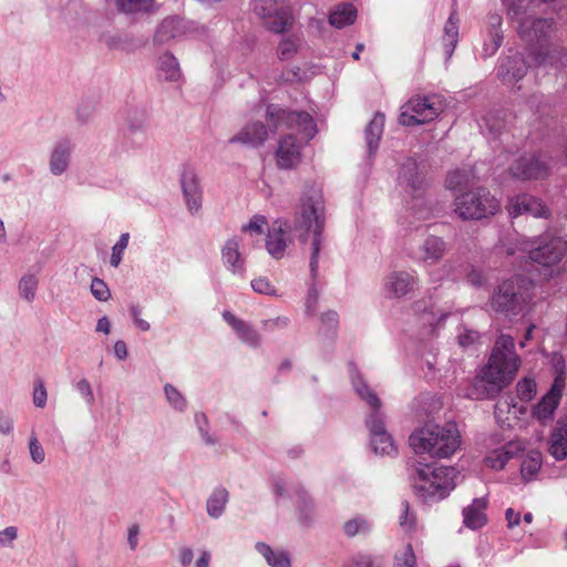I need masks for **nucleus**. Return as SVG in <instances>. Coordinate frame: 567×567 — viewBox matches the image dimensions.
<instances>
[{
    "label": "nucleus",
    "instance_id": "7ed1b4c3",
    "mask_svg": "<svg viewBox=\"0 0 567 567\" xmlns=\"http://www.w3.org/2000/svg\"><path fill=\"white\" fill-rule=\"evenodd\" d=\"M455 467L419 463L412 475L415 494L425 502L442 501L456 487Z\"/></svg>",
    "mask_w": 567,
    "mask_h": 567
},
{
    "label": "nucleus",
    "instance_id": "864d4df0",
    "mask_svg": "<svg viewBox=\"0 0 567 567\" xmlns=\"http://www.w3.org/2000/svg\"><path fill=\"white\" fill-rule=\"evenodd\" d=\"M250 286L252 290L258 293L270 296L276 293L275 287L270 284V281L267 278H256L250 282Z\"/></svg>",
    "mask_w": 567,
    "mask_h": 567
},
{
    "label": "nucleus",
    "instance_id": "412c9836",
    "mask_svg": "<svg viewBox=\"0 0 567 567\" xmlns=\"http://www.w3.org/2000/svg\"><path fill=\"white\" fill-rule=\"evenodd\" d=\"M181 184L188 209L193 214L198 213L202 207V192L196 175L192 171H185Z\"/></svg>",
    "mask_w": 567,
    "mask_h": 567
},
{
    "label": "nucleus",
    "instance_id": "c756f323",
    "mask_svg": "<svg viewBox=\"0 0 567 567\" xmlns=\"http://www.w3.org/2000/svg\"><path fill=\"white\" fill-rule=\"evenodd\" d=\"M384 127V116L375 114L364 131V140L368 146L369 156L375 154Z\"/></svg>",
    "mask_w": 567,
    "mask_h": 567
},
{
    "label": "nucleus",
    "instance_id": "20e7f679",
    "mask_svg": "<svg viewBox=\"0 0 567 567\" xmlns=\"http://www.w3.org/2000/svg\"><path fill=\"white\" fill-rule=\"evenodd\" d=\"M536 0H507V14L517 22L518 33L529 43H550L549 39L555 31L553 19H533L528 14Z\"/></svg>",
    "mask_w": 567,
    "mask_h": 567
},
{
    "label": "nucleus",
    "instance_id": "0e129e2a",
    "mask_svg": "<svg viewBox=\"0 0 567 567\" xmlns=\"http://www.w3.org/2000/svg\"><path fill=\"white\" fill-rule=\"evenodd\" d=\"M467 281L474 287H481L486 281V279L482 272L477 270H472L467 275Z\"/></svg>",
    "mask_w": 567,
    "mask_h": 567
},
{
    "label": "nucleus",
    "instance_id": "bf43d9fd",
    "mask_svg": "<svg viewBox=\"0 0 567 567\" xmlns=\"http://www.w3.org/2000/svg\"><path fill=\"white\" fill-rule=\"evenodd\" d=\"M76 389L81 393V395L86 400L87 403L91 404L93 402V391L87 380H80L76 384Z\"/></svg>",
    "mask_w": 567,
    "mask_h": 567
},
{
    "label": "nucleus",
    "instance_id": "a211bd4d",
    "mask_svg": "<svg viewBox=\"0 0 567 567\" xmlns=\"http://www.w3.org/2000/svg\"><path fill=\"white\" fill-rule=\"evenodd\" d=\"M416 278L406 271L390 274L384 284V291L389 298H402L413 290Z\"/></svg>",
    "mask_w": 567,
    "mask_h": 567
},
{
    "label": "nucleus",
    "instance_id": "7c9ffc66",
    "mask_svg": "<svg viewBox=\"0 0 567 567\" xmlns=\"http://www.w3.org/2000/svg\"><path fill=\"white\" fill-rule=\"evenodd\" d=\"M70 153L69 142L64 141L55 145L50 158V171L53 175H61L66 171Z\"/></svg>",
    "mask_w": 567,
    "mask_h": 567
},
{
    "label": "nucleus",
    "instance_id": "6e6d98bb",
    "mask_svg": "<svg viewBox=\"0 0 567 567\" xmlns=\"http://www.w3.org/2000/svg\"><path fill=\"white\" fill-rule=\"evenodd\" d=\"M18 536V530L13 526H9L2 530H0V546L9 547L12 545L14 539Z\"/></svg>",
    "mask_w": 567,
    "mask_h": 567
},
{
    "label": "nucleus",
    "instance_id": "8fccbe9b",
    "mask_svg": "<svg viewBox=\"0 0 567 567\" xmlns=\"http://www.w3.org/2000/svg\"><path fill=\"white\" fill-rule=\"evenodd\" d=\"M343 528L347 536L354 537L368 530V523L363 519L355 518L347 522Z\"/></svg>",
    "mask_w": 567,
    "mask_h": 567
},
{
    "label": "nucleus",
    "instance_id": "e433bc0d",
    "mask_svg": "<svg viewBox=\"0 0 567 567\" xmlns=\"http://www.w3.org/2000/svg\"><path fill=\"white\" fill-rule=\"evenodd\" d=\"M511 445L492 451L485 457V464L493 470H502L506 463L512 458L513 453L509 450Z\"/></svg>",
    "mask_w": 567,
    "mask_h": 567
},
{
    "label": "nucleus",
    "instance_id": "72a5a7b5",
    "mask_svg": "<svg viewBox=\"0 0 567 567\" xmlns=\"http://www.w3.org/2000/svg\"><path fill=\"white\" fill-rule=\"evenodd\" d=\"M543 465V456L538 451H529L523 458L520 473L525 481H532Z\"/></svg>",
    "mask_w": 567,
    "mask_h": 567
},
{
    "label": "nucleus",
    "instance_id": "f8f14e48",
    "mask_svg": "<svg viewBox=\"0 0 567 567\" xmlns=\"http://www.w3.org/2000/svg\"><path fill=\"white\" fill-rule=\"evenodd\" d=\"M367 426L370 431V441L375 454L394 456L396 455V446L392 436L388 433L382 417L373 413L367 420Z\"/></svg>",
    "mask_w": 567,
    "mask_h": 567
},
{
    "label": "nucleus",
    "instance_id": "a18cd8bd",
    "mask_svg": "<svg viewBox=\"0 0 567 567\" xmlns=\"http://www.w3.org/2000/svg\"><path fill=\"white\" fill-rule=\"evenodd\" d=\"M394 567H416V556L410 544L404 547L401 555L395 556Z\"/></svg>",
    "mask_w": 567,
    "mask_h": 567
},
{
    "label": "nucleus",
    "instance_id": "5fc2aeb1",
    "mask_svg": "<svg viewBox=\"0 0 567 567\" xmlns=\"http://www.w3.org/2000/svg\"><path fill=\"white\" fill-rule=\"evenodd\" d=\"M401 516L399 518L400 526L405 530H411L414 526V516L409 512L408 502H402L400 504Z\"/></svg>",
    "mask_w": 567,
    "mask_h": 567
},
{
    "label": "nucleus",
    "instance_id": "473e14b6",
    "mask_svg": "<svg viewBox=\"0 0 567 567\" xmlns=\"http://www.w3.org/2000/svg\"><path fill=\"white\" fill-rule=\"evenodd\" d=\"M458 19L456 17L455 12H452L450 14V18L444 27V34H443V45L445 49L446 55L450 58L456 47L457 38H458V25H457Z\"/></svg>",
    "mask_w": 567,
    "mask_h": 567
},
{
    "label": "nucleus",
    "instance_id": "4c0bfd02",
    "mask_svg": "<svg viewBox=\"0 0 567 567\" xmlns=\"http://www.w3.org/2000/svg\"><path fill=\"white\" fill-rule=\"evenodd\" d=\"M19 293L22 299L31 302L38 289V279L34 275H24L19 281Z\"/></svg>",
    "mask_w": 567,
    "mask_h": 567
},
{
    "label": "nucleus",
    "instance_id": "423d86ee",
    "mask_svg": "<svg viewBox=\"0 0 567 567\" xmlns=\"http://www.w3.org/2000/svg\"><path fill=\"white\" fill-rule=\"evenodd\" d=\"M298 224L299 228L306 233L302 235L303 241H307L308 236L312 234L310 243V270L312 275H316L321 247V233L324 225V207L319 198L309 199L302 204Z\"/></svg>",
    "mask_w": 567,
    "mask_h": 567
},
{
    "label": "nucleus",
    "instance_id": "a19ab883",
    "mask_svg": "<svg viewBox=\"0 0 567 567\" xmlns=\"http://www.w3.org/2000/svg\"><path fill=\"white\" fill-rule=\"evenodd\" d=\"M466 183H467L466 173H464L460 169H454V171H450L447 173L444 185H445V188L449 190H457L462 186L466 185Z\"/></svg>",
    "mask_w": 567,
    "mask_h": 567
},
{
    "label": "nucleus",
    "instance_id": "de8ad7c7",
    "mask_svg": "<svg viewBox=\"0 0 567 567\" xmlns=\"http://www.w3.org/2000/svg\"><path fill=\"white\" fill-rule=\"evenodd\" d=\"M91 292L99 301H107L111 297V292L106 284L100 279L94 278L91 282Z\"/></svg>",
    "mask_w": 567,
    "mask_h": 567
},
{
    "label": "nucleus",
    "instance_id": "4d7b16f0",
    "mask_svg": "<svg viewBox=\"0 0 567 567\" xmlns=\"http://www.w3.org/2000/svg\"><path fill=\"white\" fill-rule=\"evenodd\" d=\"M33 403L38 408H44L47 404V390L41 382L34 386Z\"/></svg>",
    "mask_w": 567,
    "mask_h": 567
},
{
    "label": "nucleus",
    "instance_id": "052dcab7",
    "mask_svg": "<svg viewBox=\"0 0 567 567\" xmlns=\"http://www.w3.org/2000/svg\"><path fill=\"white\" fill-rule=\"evenodd\" d=\"M131 313L133 316L134 324L136 326L137 329H140L141 331L150 330L151 326L146 320L141 318V310L137 306H133L131 308Z\"/></svg>",
    "mask_w": 567,
    "mask_h": 567
},
{
    "label": "nucleus",
    "instance_id": "0eeeda50",
    "mask_svg": "<svg viewBox=\"0 0 567 567\" xmlns=\"http://www.w3.org/2000/svg\"><path fill=\"white\" fill-rule=\"evenodd\" d=\"M520 250L532 261L543 267H551L558 265L566 256L567 241L560 236L546 233L533 240H523Z\"/></svg>",
    "mask_w": 567,
    "mask_h": 567
},
{
    "label": "nucleus",
    "instance_id": "393cba45",
    "mask_svg": "<svg viewBox=\"0 0 567 567\" xmlns=\"http://www.w3.org/2000/svg\"><path fill=\"white\" fill-rule=\"evenodd\" d=\"M534 61L537 65L564 69L567 66V51L558 44L548 43L543 50L534 54Z\"/></svg>",
    "mask_w": 567,
    "mask_h": 567
},
{
    "label": "nucleus",
    "instance_id": "c03bdc74",
    "mask_svg": "<svg viewBox=\"0 0 567 567\" xmlns=\"http://www.w3.org/2000/svg\"><path fill=\"white\" fill-rule=\"evenodd\" d=\"M130 235L127 233L122 234L116 244L112 247L111 265L118 267L122 260V254L128 245Z\"/></svg>",
    "mask_w": 567,
    "mask_h": 567
},
{
    "label": "nucleus",
    "instance_id": "c85d7f7f",
    "mask_svg": "<svg viewBox=\"0 0 567 567\" xmlns=\"http://www.w3.org/2000/svg\"><path fill=\"white\" fill-rule=\"evenodd\" d=\"M157 76L163 81L176 82L182 78V72L177 59L166 52L157 60Z\"/></svg>",
    "mask_w": 567,
    "mask_h": 567
},
{
    "label": "nucleus",
    "instance_id": "ea45409f",
    "mask_svg": "<svg viewBox=\"0 0 567 567\" xmlns=\"http://www.w3.org/2000/svg\"><path fill=\"white\" fill-rule=\"evenodd\" d=\"M537 385L534 379L523 378L516 385L517 395L523 401H530L536 394Z\"/></svg>",
    "mask_w": 567,
    "mask_h": 567
},
{
    "label": "nucleus",
    "instance_id": "58836bf2",
    "mask_svg": "<svg viewBox=\"0 0 567 567\" xmlns=\"http://www.w3.org/2000/svg\"><path fill=\"white\" fill-rule=\"evenodd\" d=\"M300 39L296 35L284 38L278 47V54L281 60L291 59L298 50Z\"/></svg>",
    "mask_w": 567,
    "mask_h": 567
},
{
    "label": "nucleus",
    "instance_id": "39448f33",
    "mask_svg": "<svg viewBox=\"0 0 567 567\" xmlns=\"http://www.w3.org/2000/svg\"><path fill=\"white\" fill-rule=\"evenodd\" d=\"M453 213L462 220H480L501 210L499 200L484 187H476L455 196Z\"/></svg>",
    "mask_w": 567,
    "mask_h": 567
},
{
    "label": "nucleus",
    "instance_id": "2f4dec72",
    "mask_svg": "<svg viewBox=\"0 0 567 567\" xmlns=\"http://www.w3.org/2000/svg\"><path fill=\"white\" fill-rule=\"evenodd\" d=\"M355 20L357 9L350 3L336 7V9L329 14V23L337 29L351 25Z\"/></svg>",
    "mask_w": 567,
    "mask_h": 567
},
{
    "label": "nucleus",
    "instance_id": "bb28decb",
    "mask_svg": "<svg viewBox=\"0 0 567 567\" xmlns=\"http://www.w3.org/2000/svg\"><path fill=\"white\" fill-rule=\"evenodd\" d=\"M285 224L276 221L272 228L269 230L266 239V248L270 256L276 259L284 257L287 241L285 239Z\"/></svg>",
    "mask_w": 567,
    "mask_h": 567
},
{
    "label": "nucleus",
    "instance_id": "9d476101",
    "mask_svg": "<svg viewBox=\"0 0 567 567\" xmlns=\"http://www.w3.org/2000/svg\"><path fill=\"white\" fill-rule=\"evenodd\" d=\"M441 112V106L433 99L415 96L401 107L399 121L404 126H416L434 121Z\"/></svg>",
    "mask_w": 567,
    "mask_h": 567
},
{
    "label": "nucleus",
    "instance_id": "09e8293b",
    "mask_svg": "<svg viewBox=\"0 0 567 567\" xmlns=\"http://www.w3.org/2000/svg\"><path fill=\"white\" fill-rule=\"evenodd\" d=\"M266 225V218L261 215H256L247 224L241 226V230L245 233L261 235Z\"/></svg>",
    "mask_w": 567,
    "mask_h": 567
},
{
    "label": "nucleus",
    "instance_id": "13d9d810",
    "mask_svg": "<svg viewBox=\"0 0 567 567\" xmlns=\"http://www.w3.org/2000/svg\"><path fill=\"white\" fill-rule=\"evenodd\" d=\"M355 565L358 567H380L381 560L371 555H360L355 559Z\"/></svg>",
    "mask_w": 567,
    "mask_h": 567
},
{
    "label": "nucleus",
    "instance_id": "f3484780",
    "mask_svg": "<svg viewBox=\"0 0 567 567\" xmlns=\"http://www.w3.org/2000/svg\"><path fill=\"white\" fill-rule=\"evenodd\" d=\"M400 181L413 197H421L427 185L424 175L419 172L416 163L412 159L403 164Z\"/></svg>",
    "mask_w": 567,
    "mask_h": 567
},
{
    "label": "nucleus",
    "instance_id": "6e6552de",
    "mask_svg": "<svg viewBox=\"0 0 567 567\" xmlns=\"http://www.w3.org/2000/svg\"><path fill=\"white\" fill-rule=\"evenodd\" d=\"M287 0H252V10L261 19L264 25L271 32L282 33L293 22Z\"/></svg>",
    "mask_w": 567,
    "mask_h": 567
},
{
    "label": "nucleus",
    "instance_id": "3c124183",
    "mask_svg": "<svg viewBox=\"0 0 567 567\" xmlns=\"http://www.w3.org/2000/svg\"><path fill=\"white\" fill-rule=\"evenodd\" d=\"M354 384H355L357 392L359 393L361 399L367 401V403L375 411L379 410L381 402H380L379 398L375 395V393L371 392L364 384L362 386H360L355 382H354Z\"/></svg>",
    "mask_w": 567,
    "mask_h": 567
},
{
    "label": "nucleus",
    "instance_id": "9b49d317",
    "mask_svg": "<svg viewBox=\"0 0 567 567\" xmlns=\"http://www.w3.org/2000/svg\"><path fill=\"white\" fill-rule=\"evenodd\" d=\"M525 280L517 276L499 284L491 298L492 309L504 315L513 313L518 305L517 296Z\"/></svg>",
    "mask_w": 567,
    "mask_h": 567
},
{
    "label": "nucleus",
    "instance_id": "4be33fe9",
    "mask_svg": "<svg viewBox=\"0 0 567 567\" xmlns=\"http://www.w3.org/2000/svg\"><path fill=\"white\" fill-rule=\"evenodd\" d=\"M485 497L474 498L470 505L463 508V524L470 529H480L487 523Z\"/></svg>",
    "mask_w": 567,
    "mask_h": 567
},
{
    "label": "nucleus",
    "instance_id": "c9c22d12",
    "mask_svg": "<svg viewBox=\"0 0 567 567\" xmlns=\"http://www.w3.org/2000/svg\"><path fill=\"white\" fill-rule=\"evenodd\" d=\"M228 501V493L225 488H217L207 501V512L212 517H219Z\"/></svg>",
    "mask_w": 567,
    "mask_h": 567
},
{
    "label": "nucleus",
    "instance_id": "cd10ccee",
    "mask_svg": "<svg viewBox=\"0 0 567 567\" xmlns=\"http://www.w3.org/2000/svg\"><path fill=\"white\" fill-rule=\"evenodd\" d=\"M420 258L426 264L439 262L446 252V243L436 236L427 237L420 247Z\"/></svg>",
    "mask_w": 567,
    "mask_h": 567
},
{
    "label": "nucleus",
    "instance_id": "774afa93",
    "mask_svg": "<svg viewBox=\"0 0 567 567\" xmlns=\"http://www.w3.org/2000/svg\"><path fill=\"white\" fill-rule=\"evenodd\" d=\"M193 550L188 547H184L179 553V560L184 566L189 565L193 561Z\"/></svg>",
    "mask_w": 567,
    "mask_h": 567
},
{
    "label": "nucleus",
    "instance_id": "a878e982",
    "mask_svg": "<svg viewBox=\"0 0 567 567\" xmlns=\"http://www.w3.org/2000/svg\"><path fill=\"white\" fill-rule=\"evenodd\" d=\"M523 406L517 405L512 396L505 395L495 404V417L501 425L512 426L513 421L519 420L524 414Z\"/></svg>",
    "mask_w": 567,
    "mask_h": 567
},
{
    "label": "nucleus",
    "instance_id": "f257e3e1",
    "mask_svg": "<svg viewBox=\"0 0 567 567\" xmlns=\"http://www.w3.org/2000/svg\"><path fill=\"white\" fill-rule=\"evenodd\" d=\"M520 367V359L515 352L514 338L501 334L492 350L488 362L475 379L471 395L486 399L497 394L514 379Z\"/></svg>",
    "mask_w": 567,
    "mask_h": 567
},
{
    "label": "nucleus",
    "instance_id": "680f3d73",
    "mask_svg": "<svg viewBox=\"0 0 567 567\" xmlns=\"http://www.w3.org/2000/svg\"><path fill=\"white\" fill-rule=\"evenodd\" d=\"M13 430V419L7 414L0 415V433L9 435Z\"/></svg>",
    "mask_w": 567,
    "mask_h": 567
},
{
    "label": "nucleus",
    "instance_id": "b1692460",
    "mask_svg": "<svg viewBox=\"0 0 567 567\" xmlns=\"http://www.w3.org/2000/svg\"><path fill=\"white\" fill-rule=\"evenodd\" d=\"M223 265L234 275H243L245 260L239 251V243L236 238H229L221 247Z\"/></svg>",
    "mask_w": 567,
    "mask_h": 567
},
{
    "label": "nucleus",
    "instance_id": "aec40b11",
    "mask_svg": "<svg viewBox=\"0 0 567 567\" xmlns=\"http://www.w3.org/2000/svg\"><path fill=\"white\" fill-rule=\"evenodd\" d=\"M527 64L522 54L515 53L503 60L498 68V76L506 83H514L525 76Z\"/></svg>",
    "mask_w": 567,
    "mask_h": 567
},
{
    "label": "nucleus",
    "instance_id": "79ce46f5",
    "mask_svg": "<svg viewBox=\"0 0 567 567\" xmlns=\"http://www.w3.org/2000/svg\"><path fill=\"white\" fill-rule=\"evenodd\" d=\"M223 318L233 327L234 330H236L239 334V337L244 341H249V336L252 334V331L250 328L246 327L243 321L237 319L231 312L224 311Z\"/></svg>",
    "mask_w": 567,
    "mask_h": 567
},
{
    "label": "nucleus",
    "instance_id": "1a4fd4ad",
    "mask_svg": "<svg viewBox=\"0 0 567 567\" xmlns=\"http://www.w3.org/2000/svg\"><path fill=\"white\" fill-rule=\"evenodd\" d=\"M267 124L271 131L280 126L296 130L302 135L306 142L315 137L317 126L312 117L305 112H289L282 109H269L267 112Z\"/></svg>",
    "mask_w": 567,
    "mask_h": 567
},
{
    "label": "nucleus",
    "instance_id": "338daca9",
    "mask_svg": "<svg viewBox=\"0 0 567 567\" xmlns=\"http://www.w3.org/2000/svg\"><path fill=\"white\" fill-rule=\"evenodd\" d=\"M114 354L118 360H124L127 357V349L124 341L118 340L114 343Z\"/></svg>",
    "mask_w": 567,
    "mask_h": 567
},
{
    "label": "nucleus",
    "instance_id": "4468645a",
    "mask_svg": "<svg viewBox=\"0 0 567 567\" xmlns=\"http://www.w3.org/2000/svg\"><path fill=\"white\" fill-rule=\"evenodd\" d=\"M566 386V380L561 377H556L549 391L542 398V400L534 406L533 415L540 422H546L553 419L556 409L559 405L563 392Z\"/></svg>",
    "mask_w": 567,
    "mask_h": 567
},
{
    "label": "nucleus",
    "instance_id": "603ef678",
    "mask_svg": "<svg viewBox=\"0 0 567 567\" xmlns=\"http://www.w3.org/2000/svg\"><path fill=\"white\" fill-rule=\"evenodd\" d=\"M165 394L168 402L176 409L183 410L185 408V400L182 394L172 385H165Z\"/></svg>",
    "mask_w": 567,
    "mask_h": 567
},
{
    "label": "nucleus",
    "instance_id": "f704fd0d",
    "mask_svg": "<svg viewBox=\"0 0 567 567\" xmlns=\"http://www.w3.org/2000/svg\"><path fill=\"white\" fill-rule=\"evenodd\" d=\"M256 548L265 557L269 566L290 567L289 558L284 551H272L265 543H258Z\"/></svg>",
    "mask_w": 567,
    "mask_h": 567
},
{
    "label": "nucleus",
    "instance_id": "37998d69",
    "mask_svg": "<svg viewBox=\"0 0 567 567\" xmlns=\"http://www.w3.org/2000/svg\"><path fill=\"white\" fill-rule=\"evenodd\" d=\"M28 449L30 457L34 464L40 465L45 461L44 449L34 434L30 436Z\"/></svg>",
    "mask_w": 567,
    "mask_h": 567
},
{
    "label": "nucleus",
    "instance_id": "6ab92c4d",
    "mask_svg": "<svg viewBox=\"0 0 567 567\" xmlns=\"http://www.w3.org/2000/svg\"><path fill=\"white\" fill-rule=\"evenodd\" d=\"M548 452L556 461L567 458V419H559L551 430Z\"/></svg>",
    "mask_w": 567,
    "mask_h": 567
},
{
    "label": "nucleus",
    "instance_id": "e2e57ef3",
    "mask_svg": "<svg viewBox=\"0 0 567 567\" xmlns=\"http://www.w3.org/2000/svg\"><path fill=\"white\" fill-rule=\"evenodd\" d=\"M505 516H506L507 526L509 528H514L519 525L520 514L518 512H515L513 508H507Z\"/></svg>",
    "mask_w": 567,
    "mask_h": 567
},
{
    "label": "nucleus",
    "instance_id": "ddd939ff",
    "mask_svg": "<svg viewBox=\"0 0 567 567\" xmlns=\"http://www.w3.org/2000/svg\"><path fill=\"white\" fill-rule=\"evenodd\" d=\"M506 209L514 218L524 214L536 218H548L550 215L549 208L540 199L528 194L509 198Z\"/></svg>",
    "mask_w": 567,
    "mask_h": 567
},
{
    "label": "nucleus",
    "instance_id": "69168bd1",
    "mask_svg": "<svg viewBox=\"0 0 567 567\" xmlns=\"http://www.w3.org/2000/svg\"><path fill=\"white\" fill-rule=\"evenodd\" d=\"M140 528L136 525H133L128 528L127 542L130 544L131 549H135L138 542Z\"/></svg>",
    "mask_w": 567,
    "mask_h": 567
},
{
    "label": "nucleus",
    "instance_id": "2eb2a0df",
    "mask_svg": "<svg viewBox=\"0 0 567 567\" xmlns=\"http://www.w3.org/2000/svg\"><path fill=\"white\" fill-rule=\"evenodd\" d=\"M302 145L293 135H285L278 142L275 158L280 169H296L302 162Z\"/></svg>",
    "mask_w": 567,
    "mask_h": 567
},
{
    "label": "nucleus",
    "instance_id": "5701e85b",
    "mask_svg": "<svg viewBox=\"0 0 567 567\" xmlns=\"http://www.w3.org/2000/svg\"><path fill=\"white\" fill-rule=\"evenodd\" d=\"M268 138V130L262 123L247 124L237 135L230 138V143L256 147Z\"/></svg>",
    "mask_w": 567,
    "mask_h": 567
},
{
    "label": "nucleus",
    "instance_id": "49530a36",
    "mask_svg": "<svg viewBox=\"0 0 567 567\" xmlns=\"http://www.w3.org/2000/svg\"><path fill=\"white\" fill-rule=\"evenodd\" d=\"M154 0H116L117 7L124 12H135L147 9Z\"/></svg>",
    "mask_w": 567,
    "mask_h": 567
},
{
    "label": "nucleus",
    "instance_id": "f03ea898",
    "mask_svg": "<svg viewBox=\"0 0 567 567\" xmlns=\"http://www.w3.org/2000/svg\"><path fill=\"white\" fill-rule=\"evenodd\" d=\"M409 445L417 455L446 460L461 449L462 435L455 422L427 423L410 434Z\"/></svg>",
    "mask_w": 567,
    "mask_h": 567
},
{
    "label": "nucleus",
    "instance_id": "dca6fc26",
    "mask_svg": "<svg viewBox=\"0 0 567 567\" xmlns=\"http://www.w3.org/2000/svg\"><path fill=\"white\" fill-rule=\"evenodd\" d=\"M511 174L519 179H538L547 176L548 166L536 156H523L509 168Z\"/></svg>",
    "mask_w": 567,
    "mask_h": 567
}]
</instances>
